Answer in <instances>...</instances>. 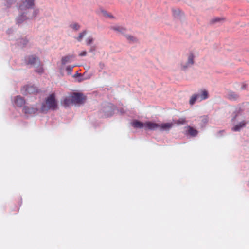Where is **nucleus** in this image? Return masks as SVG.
<instances>
[{"label":"nucleus","instance_id":"26","mask_svg":"<svg viewBox=\"0 0 249 249\" xmlns=\"http://www.w3.org/2000/svg\"><path fill=\"white\" fill-rule=\"evenodd\" d=\"M16 2V0H7L5 2V5L7 7H10L12 4Z\"/></svg>","mask_w":249,"mask_h":249},{"label":"nucleus","instance_id":"12","mask_svg":"<svg viewBox=\"0 0 249 249\" xmlns=\"http://www.w3.org/2000/svg\"><path fill=\"white\" fill-rule=\"evenodd\" d=\"M198 97V101L200 102L203 100H205L209 97V93L207 90L203 89L199 93L196 94Z\"/></svg>","mask_w":249,"mask_h":249},{"label":"nucleus","instance_id":"11","mask_svg":"<svg viewBox=\"0 0 249 249\" xmlns=\"http://www.w3.org/2000/svg\"><path fill=\"white\" fill-rule=\"evenodd\" d=\"M26 61L28 64L32 65L40 63L38 58L35 55H30L27 56L26 58Z\"/></svg>","mask_w":249,"mask_h":249},{"label":"nucleus","instance_id":"22","mask_svg":"<svg viewBox=\"0 0 249 249\" xmlns=\"http://www.w3.org/2000/svg\"><path fill=\"white\" fill-rule=\"evenodd\" d=\"M70 27L71 29L75 31L78 30L80 28V25L77 23H73L71 24L70 25Z\"/></svg>","mask_w":249,"mask_h":249},{"label":"nucleus","instance_id":"30","mask_svg":"<svg viewBox=\"0 0 249 249\" xmlns=\"http://www.w3.org/2000/svg\"><path fill=\"white\" fill-rule=\"evenodd\" d=\"M247 84L246 83L243 82L241 83V89L242 90L246 89L247 88Z\"/></svg>","mask_w":249,"mask_h":249},{"label":"nucleus","instance_id":"23","mask_svg":"<svg viewBox=\"0 0 249 249\" xmlns=\"http://www.w3.org/2000/svg\"><path fill=\"white\" fill-rule=\"evenodd\" d=\"M75 66L68 65L66 67L65 70H66V71L67 72V73L68 75H70L71 74L73 68Z\"/></svg>","mask_w":249,"mask_h":249},{"label":"nucleus","instance_id":"21","mask_svg":"<svg viewBox=\"0 0 249 249\" xmlns=\"http://www.w3.org/2000/svg\"><path fill=\"white\" fill-rule=\"evenodd\" d=\"M86 34V31H84L80 33L79 35L78 36L76 37V39H77V41H78L79 42L81 41L83 38L85 36Z\"/></svg>","mask_w":249,"mask_h":249},{"label":"nucleus","instance_id":"14","mask_svg":"<svg viewBox=\"0 0 249 249\" xmlns=\"http://www.w3.org/2000/svg\"><path fill=\"white\" fill-rule=\"evenodd\" d=\"M186 134L195 137L198 134V131L193 127L188 126L186 127Z\"/></svg>","mask_w":249,"mask_h":249},{"label":"nucleus","instance_id":"6","mask_svg":"<svg viewBox=\"0 0 249 249\" xmlns=\"http://www.w3.org/2000/svg\"><path fill=\"white\" fill-rule=\"evenodd\" d=\"M185 122L183 118L179 119L178 121L174 123H166L159 124V130H169L172 128L174 124H182Z\"/></svg>","mask_w":249,"mask_h":249},{"label":"nucleus","instance_id":"19","mask_svg":"<svg viewBox=\"0 0 249 249\" xmlns=\"http://www.w3.org/2000/svg\"><path fill=\"white\" fill-rule=\"evenodd\" d=\"M198 97L197 96L196 94L193 95L189 100V103L190 105H194L196 101H198Z\"/></svg>","mask_w":249,"mask_h":249},{"label":"nucleus","instance_id":"28","mask_svg":"<svg viewBox=\"0 0 249 249\" xmlns=\"http://www.w3.org/2000/svg\"><path fill=\"white\" fill-rule=\"evenodd\" d=\"M36 71L38 72L39 73H42L44 71V69L42 67V65H40V66L36 70Z\"/></svg>","mask_w":249,"mask_h":249},{"label":"nucleus","instance_id":"10","mask_svg":"<svg viewBox=\"0 0 249 249\" xmlns=\"http://www.w3.org/2000/svg\"><path fill=\"white\" fill-rule=\"evenodd\" d=\"M39 108L37 107H29L26 106L23 108V112L24 114L27 115H34L36 114Z\"/></svg>","mask_w":249,"mask_h":249},{"label":"nucleus","instance_id":"16","mask_svg":"<svg viewBox=\"0 0 249 249\" xmlns=\"http://www.w3.org/2000/svg\"><path fill=\"white\" fill-rule=\"evenodd\" d=\"M131 124L136 128H144L145 123H142L138 120H134L131 123Z\"/></svg>","mask_w":249,"mask_h":249},{"label":"nucleus","instance_id":"18","mask_svg":"<svg viewBox=\"0 0 249 249\" xmlns=\"http://www.w3.org/2000/svg\"><path fill=\"white\" fill-rule=\"evenodd\" d=\"M228 98L231 100H235L239 98V95L234 92H229L228 94Z\"/></svg>","mask_w":249,"mask_h":249},{"label":"nucleus","instance_id":"3","mask_svg":"<svg viewBox=\"0 0 249 249\" xmlns=\"http://www.w3.org/2000/svg\"><path fill=\"white\" fill-rule=\"evenodd\" d=\"M58 107L57 102L55 99V94L53 93L50 95L42 103L40 108L41 112H47L49 110H55Z\"/></svg>","mask_w":249,"mask_h":249},{"label":"nucleus","instance_id":"31","mask_svg":"<svg viewBox=\"0 0 249 249\" xmlns=\"http://www.w3.org/2000/svg\"><path fill=\"white\" fill-rule=\"evenodd\" d=\"M87 55V52L85 51H84L83 52H82L80 54H79V55L81 56H85Z\"/></svg>","mask_w":249,"mask_h":249},{"label":"nucleus","instance_id":"7","mask_svg":"<svg viewBox=\"0 0 249 249\" xmlns=\"http://www.w3.org/2000/svg\"><path fill=\"white\" fill-rule=\"evenodd\" d=\"M75 56L72 54H69L63 56L61 59L60 69L62 71L64 69L65 66L73 61Z\"/></svg>","mask_w":249,"mask_h":249},{"label":"nucleus","instance_id":"4","mask_svg":"<svg viewBox=\"0 0 249 249\" xmlns=\"http://www.w3.org/2000/svg\"><path fill=\"white\" fill-rule=\"evenodd\" d=\"M86 100L84 95L80 93H73L70 96L66 97L63 101L65 106H69L71 104H82Z\"/></svg>","mask_w":249,"mask_h":249},{"label":"nucleus","instance_id":"1","mask_svg":"<svg viewBox=\"0 0 249 249\" xmlns=\"http://www.w3.org/2000/svg\"><path fill=\"white\" fill-rule=\"evenodd\" d=\"M233 126L231 130L233 131H240L249 123V103H244L239 105L234 112L231 120Z\"/></svg>","mask_w":249,"mask_h":249},{"label":"nucleus","instance_id":"25","mask_svg":"<svg viewBox=\"0 0 249 249\" xmlns=\"http://www.w3.org/2000/svg\"><path fill=\"white\" fill-rule=\"evenodd\" d=\"M125 36L127 39L130 41L134 42L137 41V38L136 37L130 35H126Z\"/></svg>","mask_w":249,"mask_h":249},{"label":"nucleus","instance_id":"9","mask_svg":"<svg viewBox=\"0 0 249 249\" xmlns=\"http://www.w3.org/2000/svg\"><path fill=\"white\" fill-rule=\"evenodd\" d=\"M159 124L147 121L145 122L144 129L145 130H159Z\"/></svg>","mask_w":249,"mask_h":249},{"label":"nucleus","instance_id":"8","mask_svg":"<svg viewBox=\"0 0 249 249\" xmlns=\"http://www.w3.org/2000/svg\"><path fill=\"white\" fill-rule=\"evenodd\" d=\"M38 89L36 86L31 85L23 87L21 89L22 94L26 95L28 94H35L38 92Z\"/></svg>","mask_w":249,"mask_h":249},{"label":"nucleus","instance_id":"24","mask_svg":"<svg viewBox=\"0 0 249 249\" xmlns=\"http://www.w3.org/2000/svg\"><path fill=\"white\" fill-rule=\"evenodd\" d=\"M94 40V38L91 36H89L86 39L85 42L87 45H89L91 44L93 42Z\"/></svg>","mask_w":249,"mask_h":249},{"label":"nucleus","instance_id":"13","mask_svg":"<svg viewBox=\"0 0 249 249\" xmlns=\"http://www.w3.org/2000/svg\"><path fill=\"white\" fill-rule=\"evenodd\" d=\"M172 14L173 17L177 19L180 18L183 15V12L179 8H174L172 9Z\"/></svg>","mask_w":249,"mask_h":249},{"label":"nucleus","instance_id":"2","mask_svg":"<svg viewBox=\"0 0 249 249\" xmlns=\"http://www.w3.org/2000/svg\"><path fill=\"white\" fill-rule=\"evenodd\" d=\"M35 0H21L18 5L19 15L16 18L17 23L21 24L29 19L27 16L29 9L35 5Z\"/></svg>","mask_w":249,"mask_h":249},{"label":"nucleus","instance_id":"20","mask_svg":"<svg viewBox=\"0 0 249 249\" xmlns=\"http://www.w3.org/2000/svg\"><path fill=\"white\" fill-rule=\"evenodd\" d=\"M28 41L26 38H22L18 40V43L21 46H24L27 45Z\"/></svg>","mask_w":249,"mask_h":249},{"label":"nucleus","instance_id":"32","mask_svg":"<svg viewBox=\"0 0 249 249\" xmlns=\"http://www.w3.org/2000/svg\"><path fill=\"white\" fill-rule=\"evenodd\" d=\"M95 50V47H94V46H92V47H91V48H90V52H92V51H94Z\"/></svg>","mask_w":249,"mask_h":249},{"label":"nucleus","instance_id":"29","mask_svg":"<svg viewBox=\"0 0 249 249\" xmlns=\"http://www.w3.org/2000/svg\"><path fill=\"white\" fill-rule=\"evenodd\" d=\"M39 13V9L36 8L34 9L32 17H35Z\"/></svg>","mask_w":249,"mask_h":249},{"label":"nucleus","instance_id":"27","mask_svg":"<svg viewBox=\"0 0 249 249\" xmlns=\"http://www.w3.org/2000/svg\"><path fill=\"white\" fill-rule=\"evenodd\" d=\"M100 14L104 16V17H109V18H112V16L108 13L106 11L104 10H101L100 11Z\"/></svg>","mask_w":249,"mask_h":249},{"label":"nucleus","instance_id":"17","mask_svg":"<svg viewBox=\"0 0 249 249\" xmlns=\"http://www.w3.org/2000/svg\"><path fill=\"white\" fill-rule=\"evenodd\" d=\"M14 102L18 107H21L25 104L24 99L19 96H18L15 98Z\"/></svg>","mask_w":249,"mask_h":249},{"label":"nucleus","instance_id":"5","mask_svg":"<svg viewBox=\"0 0 249 249\" xmlns=\"http://www.w3.org/2000/svg\"><path fill=\"white\" fill-rule=\"evenodd\" d=\"M195 53L193 51H189L184 56L180 63V67L182 70H186L191 67L194 63Z\"/></svg>","mask_w":249,"mask_h":249},{"label":"nucleus","instance_id":"33","mask_svg":"<svg viewBox=\"0 0 249 249\" xmlns=\"http://www.w3.org/2000/svg\"><path fill=\"white\" fill-rule=\"evenodd\" d=\"M202 120H204V122H207V118L205 117L202 118Z\"/></svg>","mask_w":249,"mask_h":249},{"label":"nucleus","instance_id":"15","mask_svg":"<svg viewBox=\"0 0 249 249\" xmlns=\"http://www.w3.org/2000/svg\"><path fill=\"white\" fill-rule=\"evenodd\" d=\"M111 29L118 33L124 34L126 32V29L120 25H114L111 27Z\"/></svg>","mask_w":249,"mask_h":249}]
</instances>
